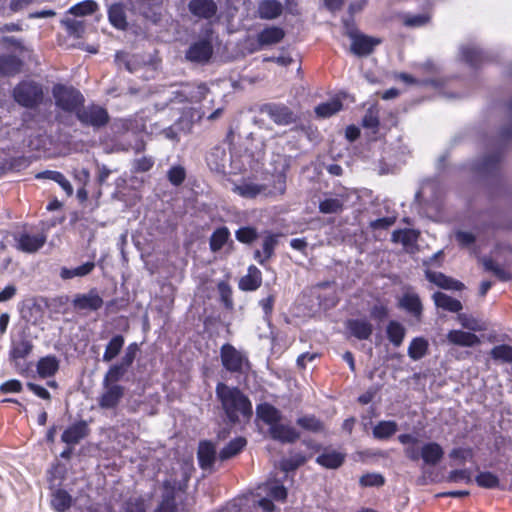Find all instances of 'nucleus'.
Returning a JSON list of instances; mask_svg holds the SVG:
<instances>
[{
	"label": "nucleus",
	"instance_id": "f257e3e1",
	"mask_svg": "<svg viewBox=\"0 0 512 512\" xmlns=\"http://www.w3.org/2000/svg\"><path fill=\"white\" fill-rule=\"evenodd\" d=\"M216 398L224 411V422L230 426L240 423V416L249 421L253 415L249 397L238 387L218 382L215 389Z\"/></svg>",
	"mask_w": 512,
	"mask_h": 512
},
{
	"label": "nucleus",
	"instance_id": "f03ea898",
	"mask_svg": "<svg viewBox=\"0 0 512 512\" xmlns=\"http://www.w3.org/2000/svg\"><path fill=\"white\" fill-rule=\"evenodd\" d=\"M52 96L55 106L62 111L56 114V120L66 127H72L74 117L86 101L84 95L73 86L58 83L52 88Z\"/></svg>",
	"mask_w": 512,
	"mask_h": 512
},
{
	"label": "nucleus",
	"instance_id": "7ed1b4c3",
	"mask_svg": "<svg viewBox=\"0 0 512 512\" xmlns=\"http://www.w3.org/2000/svg\"><path fill=\"white\" fill-rule=\"evenodd\" d=\"M507 109L510 120L501 127L498 134L500 147L487 155L483 156L474 165V170L481 176H497L501 170L504 158V146L512 141V98L507 102Z\"/></svg>",
	"mask_w": 512,
	"mask_h": 512
},
{
	"label": "nucleus",
	"instance_id": "20e7f679",
	"mask_svg": "<svg viewBox=\"0 0 512 512\" xmlns=\"http://www.w3.org/2000/svg\"><path fill=\"white\" fill-rule=\"evenodd\" d=\"M213 34L214 29L211 23L205 24L201 29L200 37L185 51L186 60L202 65L209 63L214 54Z\"/></svg>",
	"mask_w": 512,
	"mask_h": 512
},
{
	"label": "nucleus",
	"instance_id": "39448f33",
	"mask_svg": "<svg viewBox=\"0 0 512 512\" xmlns=\"http://www.w3.org/2000/svg\"><path fill=\"white\" fill-rule=\"evenodd\" d=\"M11 96L19 106L36 110L44 101L43 86L34 80H21L15 85Z\"/></svg>",
	"mask_w": 512,
	"mask_h": 512
},
{
	"label": "nucleus",
	"instance_id": "423d86ee",
	"mask_svg": "<svg viewBox=\"0 0 512 512\" xmlns=\"http://www.w3.org/2000/svg\"><path fill=\"white\" fill-rule=\"evenodd\" d=\"M81 127L91 128L94 132H99L106 128L110 123L111 117L106 107L91 102L83 104L74 117Z\"/></svg>",
	"mask_w": 512,
	"mask_h": 512
},
{
	"label": "nucleus",
	"instance_id": "0eeeda50",
	"mask_svg": "<svg viewBox=\"0 0 512 512\" xmlns=\"http://www.w3.org/2000/svg\"><path fill=\"white\" fill-rule=\"evenodd\" d=\"M220 359L223 368L231 374H244L251 369L247 354L228 342L220 347Z\"/></svg>",
	"mask_w": 512,
	"mask_h": 512
},
{
	"label": "nucleus",
	"instance_id": "6e6552de",
	"mask_svg": "<svg viewBox=\"0 0 512 512\" xmlns=\"http://www.w3.org/2000/svg\"><path fill=\"white\" fill-rule=\"evenodd\" d=\"M258 111L266 114L278 126H289L299 120V116L294 110L280 102L261 104Z\"/></svg>",
	"mask_w": 512,
	"mask_h": 512
},
{
	"label": "nucleus",
	"instance_id": "1a4fd4ad",
	"mask_svg": "<svg viewBox=\"0 0 512 512\" xmlns=\"http://www.w3.org/2000/svg\"><path fill=\"white\" fill-rule=\"evenodd\" d=\"M312 307L317 306L318 310H328L336 306L337 300L330 282H321L310 290Z\"/></svg>",
	"mask_w": 512,
	"mask_h": 512
},
{
	"label": "nucleus",
	"instance_id": "9d476101",
	"mask_svg": "<svg viewBox=\"0 0 512 512\" xmlns=\"http://www.w3.org/2000/svg\"><path fill=\"white\" fill-rule=\"evenodd\" d=\"M231 156L227 153L224 144H218L210 149L206 155V163L212 172L220 175L226 174V164Z\"/></svg>",
	"mask_w": 512,
	"mask_h": 512
},
{
	"label": "nucleus",
	"instance_id": "9b49d317",
	"mask_svg": "<svg viewBox=\"0 0 512 512\" xmlns=\"http://www.w3.org/2000/svg\"><path fill=\"white\" fill-rule=\"evenodd\" d=\"M218 458L216 445L211 440H201L197 449V460L202 470L214 471V464Z\"/></svg>",
	"mask_w": 512,
	"mask_h": 512
},
{
	"label": "nucleus",
	"instance_id": "f8f14e48",
	"mask_svg": "<svg viewBox=\"0 0 512 512\" xmlns=\"http://www.w3.org/2000/svg\"><path fill=\"white\" fill-rule=\"evenodd\" d=\"M14 240L17 242L16 248L25 253H34L42 248L46 242L44 234L32 235L27 231L14 234Z\"/></svg>",
	"mask_w": 512,
	"mask_h": 512
},
{
	"label": "nucleus",
	"instance_id": "ddd939ff",
	"mask_svg": "<svg viewBox=\"0 0 512 512\" xmlns=\"http://www.w3.org/2000/svg\"><path fill=\"white\" fill-rule=\"evenodd\" d=\"M90 428L85 420H79L69 425L61 435V441L66 445H77L88 437Z\"/></svg>",
	"mask_w": 512,
	"mask_h": 512
},
{
	"label": "nucleus",
	"instance_id": "4468645a",
	"mask_svg": "<svg viewBox=\"0 0 512 512\" xmlns=\"http://www.w3.org/2000/svg\"><path fill=\"white\" fill-rule=\"evenodd\" d=\"M104 392L98 398L101 409H115L125 395V387L122 385H103Z\"/></svg>",
	"mask_w": 512,
	"mask_h": 512
},
{
	"label": "nucleus",
	"instance_id": "2eb2a0df",
	"mask_svg": "<svg viewBox=\"0 0 512 512\" xmlns=\"http://www.w3.org/2000/svg\"><path fill=\"white\" fill-rule=\"evenodd\" d=\"M72 304L76 310L97 311L103 306V299L96 288L88 293H78L74 296Z\"/></svg>",
	"mask_w": 512,
	"mask_h": 512
},
{
	"label": "nucleus",
	"instance_id": "dca6fc26",
	"mask_svg": "<svg viewBox=\"0 0 512 512\" xmlns=\"http://www.w3.org/2000/svg\"><path fill=\"white\" fill-rule=\"evenodd\" d=\"M347 97V92L340 91L328 101L318 104L314 109L316 117L319 119H326L333 116L334 114L343 109L342 100L346 99Z\"/></svg>",
	"mask_w": 512,
	"mask_h": 512
},
{
	"label": "nucleus",
	"instance_id": "f3484780",
	"mask_svg": "<svg viewBox=\"0 0 512 512\" xmlns=\"http://www.w3.org/2000/svg\"><path fill=\"white\" fill-rule=\"evenodd\" d=\"M187 7L194 17L205 20L215 17L218 11L214 0H190Z\"/></svg>",
	"mask_w": 512,
	"mask_h": 512
},
{
	"label": "nucleus",
	"instance_id": "a211bd4d",
	"mask_svg": "<svg viewBox=\"0 0 512 512\" xmlns=\"http://www.w3.org/2000/svg\"><path fill=\"white\" fill-rule=\"evenodd\" d=\"M381 42L380 38L365 35L354 29V55L356 56L370 55Z\"/></svg>",
	"mask_w": 512,
	"mask_h": 512
},
{
	"label": "nucleus",
	"instance_id": "6ab92c4d",
	"mask_svg": "<svg viewBox=\"0 0 512 512\" xmlns=\"http://www.w3.org/2000/svg\"><path fill=\"white\" fill-rule=\"evenodd\" d=\"M270 437L281 444H293L300 439L301 433L293 426L280 422L268 429Z\"/></svg>",
	"mask_w": 512,
	"mask_h": 512
},
{
	"label": "nucleus",
	"instance_id": "aec40b11",
	"mask_svg": "<svg viewBox=\"0 0 512 512\" xmlns=\"http://www.w3.org/2000/svg\"><path fill=\"white\" fill-rule=\"evenodd\" d=\"M346 454L338 451L331 446H325L323 451L317 456L316 463L326 469H338L345 461Z\"/></svg>",
	"mask_w": 512,
	"mask_h": 512
},
{
	"label": "nucleus",
	"instance_id": "412c9836",
	"mask_svg": "<svg viewBox=\"0 0 512 512\" xmlns=\"http://www.w3.org/2000/svg\"><path fill=\"white\" fill-rule=\"evenodd\" d=\"M34 345L31 340L28 339V335L26 330L23 329L20 333V340L14 341L12 340L11 349L9 352V360L11 362H15L17 365V361L19 359L27 358L33 351Z\"/></svg>",
	"mask_w": 512,
	"mask_h": 512
},
{
	"label": "nucleus",
	"instance_id": "4be33fe9",
	"mask_svg": "<svg viewBox=\"0 0 512 512\" xmlns=\"http://www.w3.org/2000/svg\"><path fill=\"white\" fill-rule=\"evenodd\" d=\"M425 277L429 282L435 284L441 289L455 291H461L465 289V285L461 281L447 276L442 272L426 270Z\"/></svg>",
	"mask_w": 512,
	"mask_h": 512
},
{
	"label": "nucleus",
	"instance_id": "5701e85b",
	"mask_svg": "<svg viewBox=\"0 0 512 512\" xmlns=\"http://www.w3.org/2000/svg\"><path fill=\"white\" fill-rule=\"evenodd\" d=\"M227 245L229 250L234 249V242L231 239V234L226 226L217 227L209 238V248L213 253H217Z\"/></svg>",
	"mask_w": 512,
	"mask_h": 512
},
{
	"label": "nucleus",
	"instance_id": "b1692460",
	"mask_svg": "<svg viewBox=\"0 0 512 512\" xmlns=\"http://www.w3.org/2000/svg\"><path fill=\"white\" fill-rule=\"evenodd\" d=\"M40 302L36 298H28L22 301L19 308L21 318L28 323L36 325L43 315V308Z\"/></svg>",
	"mask_w": 512,
	"mask_h": 512
},
{
	"label": "nucleus",
	"instance_id": "393cba45",
	"mask_svg": "<svg viewBox=\"0 0 512 512\" xmlns=\"http://www.w3.org/2000/svg\"><path fill=\"white\" fill-rule=\"evenodd\" d=\"M256 416L272 429L282 420V412L274 405L268 402L260 403L256 406Z\"/></svg>",
	"mask_w": 512,
	"mask_h": 512
},
{
	"label": "nucleus",
	"instance_id": "a878e982",
	"mask_svg": "<svg viewBox=\"0 0 512 512\" xmlns=\"http://www.w3.org/2000/svg\"><path fill=\"white\" fill-rule=\"evenodd\" d=\"M50 490L52 491L50 499L51 508L56 512H69L75 498H72L65 489L60 487Z\"/></svg>",
	"mask_w": 512,
	"mask_h": 512
},
{
	"label": "nucleus",
	"instance_id": "bb28decb",
	"mask_svg": "<svg viewBox=\"0 0 512 512\" xmlns=\"http://www.w3.org/2000/svg\"><path fill=\"white\" fill-rule=\"evenodd\" d=\"M284 12V5L279 0H261L258 2L257 14L262 20H274Z\"/></svg>",
	"mask_w": 512,
	"mask_h": 512
},
{
	"label": "nucleus",
	"instance_id": "cd10ccee",
	"mask_svg": "<svg viewBox=\"0 0 512 512\" xmlns=\"http://www.w3.org/2000/svg\"><path fill=\"white\" fill-rule=\"evenodd\" d=\"M285 37V30L280 26H267L257 34V43L262 47L280 43Z\"/></svg>",
	"mask_w": 512,
	"mask_h": 512
},
{
	"label": "nucleus",
	"instance_id": "c85d7f7f",
	"mask_svg": "<svg viewBox=\"0 0 512 512\" xmlns=\"http://www.w3.org/2000/svg\"><path fill=\"white\" fill-rule=\"evenodd\" d=\"M24 62L16 55H0V77H14L22 71Z\"/></svg>",
	"mask_w": 512,
	"mask_h": 512
},
{
	"label": "nucleus",
	"instance_id": "c756f323",
	"mask_svg": "<svg viewBox=\"0 0 512 512\" xmlns=\"http://www.w3.org/2000/svg\"><path fill=\"white\" fill-rule=\"evenodd\" d=\"M155 512H177L176 486L170 480L163 483L162 500L155 509Z\"/></svg>",
	"mask_w": 512,
	"mask_h": 512
},
{
	"label": "nucleus",
	"instance_id": "7c9ffc66",
	"mask_svg": "<svg viewBox=\"0 0 512 512\" xmlns=\"http://www.w3.org/2000/svg\"><path fill=\"white\" fill-rule=\"evenodd\" d=\"M108 20L110 24L121 31L128 29V21L126 16V7L122 2H116L108 8Z\"/></svg>",
	"mask_w": 512,
	"mask_h": 512
},
{
	"label": "nucleus",
	"instance_id": "2f4dec72",
	"mask_svg": "<svg viewBox=\"0 0 512 512\" xmlns=\"http://www.w3.org/2000/svg\"><path fill=\"white\" fill-rule=\"evenodd\" d=\"M399 307L411 314L415 319L421 320L423 305L418 294L410 292L404 293L399 301Z\"/></svg>",
	"mask_w": 512,
	"mask_h": 512
},
{
	"label": "nucleus",
	"instance_id": "473e14b6",
	"mask_svg": "<svg viewBox=\"0 0 512 512\" xmlns=\"http://www.w3.org/2000/svg\"><path fill=\"white\" fill-rule=\"evenodd\" d=\"M262 284V273L255 266L250 265L247 269V274L240 278L238 287L245 292L256 291Z\"/></svg>",
	"mask_w": 512,
	"mask_h": 512
},
{
	"label": "nucleus",
	"instance_id": "72a5a7b5",
	"mask_svg": "<svg viewBox=\"0 0 512 512\" xmlns=\"http://www.w3.org/2000/svg\"><path fill=\"white\" fill-rule=\"evenodd\" d=\"M444 456L442 446L437 442H427L421 447L420 459L429 466L437 465Z\"/></svg>",
	"mask_w": 512,
	"mask_h": 512
},
{
	"label": "nucleus",
	"instance_id": "f704fd0d",
	"mask_svg": "<svg viewBox=\"0 0 512 512\" xmlns=\"http://www.w3.org/2000/svg\"><path fill=\"white\" fill-rule=\"evenodd\" d=\"M124 345V335L121 333L113 334L108 343L106 344L105 351L102 356V361L105 363H111L119 356V354L124 348Z\"/></svg>",
	"mask_w": 512,
	"mask_h": 512
},
{
	"label": "nucleus",
	"instance_id": "c9c22d12",
	"mask_svg": "<svg viewBox=\"0 0 512 512\" xmlns=\"http://www.w3.org/2000/svg\"><path fill=\"white\" fill-rule=\"evenodd\" d=\"M247 445V439L238 436L230 440L218 453V459L221 462L227 461L239 455Z\"/></svg>",
	"mask_w": 512,
	"mask_h": 512
},
{
	"label": "nucleus",
	"instance_id": "e433bc0d",
	"mask_svg": "<svg viewBox=\"0 0 512 512\" xmlns=\"http://www.w3.org/2000/svg\"><path fill=\"white\" fill-rule=\"evenodd\" d=\"M447 340L449 343L461 347H473L480 343V339L476 334L456 329L448 332Z\"/></svg>",
	"mask_w": 512,
	"mask_h": 512
},
{
	"label": "nucleus",
	"instance_id": "4c0bfd02",
	"mask_svg": "<svg viewBox=\"0 0 512 512\" xmlns=\"http://www.w3.org/2000/svg\"><path fill=\"white\" fill-rule=\"evenodd\" d=\"M59 366L60 361L55 355H47L38 360L36 368L41 378H49L58 372Z\"/></svg>",
	"mask_w": 512,
	"mask_h": 512
},
{
	"label": "nucleus",
	"instance_id": "58836bf2",
	"mask_svg": "<svg viewBox=\"0 0 512 512\" xmlns=\"http://www.w3.org/2000/svg\"><path fill=\"white\" fill-rule=\"evenodd\" d=\"M129 368L130 366L121 360L111 364L104 375L102 385H119L118 382L124 378Z\"/></svg>",
	"mask_w": 512,
	"mask_h": 512
},
{
	"label": "nucleus",
	"instance_id": "ea45409f",
	"mask_svg": "<svg viewBox=\"0 0 512 512\" xmlns=\"http://www.w3.org/2000/svg\"><path fill=\"white\" fill-rule=\"evenodd\" d=\"M432 299L436 307L441 308L451 313H458L463 309L462 303L443 292H435L432 295Z\"/></svg>",
	"mask_w": 512,
	"mask_h": 512
},
{
	"label": "nucleus",
	"instance_id": "a19ab883",
	"mask_svg": "<svg viewBox=\"0 0 512 512\" xmlns=\"http://www.w3.org/2000/svg\"><path fill=\"white\" fill-rule=\"evenodd\" d=\"M398 430V424L394 420L379 421L372 430L373 437L377 440H388Z\"/></svg>",
	"mask_w": 512,
	"mask_h": 512
},
{
	"label": "nucleus",
	"instance_id": "79ce46f5",
	"mask_svg": "<svg viewBox=\"0 0 512 512\" xmlns=\"http://www.w3.org/2000/svg\"><path fill=\"white\" fill-rule=\"evenodd\" d=\"M406 335L405 327L396 320H391L386 326V336L389 342L396 348L400 347Z\"/></svg>",
	"mask_w": 512,
	"mask_h": 512
},
{
	"label": "nucleus",
	"instance_id": "37998d69",
	"mask_svg": "<svg viewBox=\"0 0 512 512\" xmlns=\"http://www.w3.org/2000/svg\"><path fill=\"white\" fill-rule=\"evenodd\" d=\"M95 266L96 263L94 261H87L75 268L62 267L60 270V277L63 280H69L74 277H84L89 275L94 270Z\"/></svg>",
	"mask_w": 512,
	"mask_h": 512
},
{
	"label": "nucleus",
	"instance_id": "c03bdc74",
	"mask_svg": "<svg viewBox=\"0 0 512 512\" xmlns=\"http://www.w3.org/2000/svg\"><path fill=\"white\" fill-rule=\"evenodd\" d=\"M398 441L402 445H407L404 449L405 456L411 461H418L420 459L421 450L419 451L415 445L418 443V439L409 433L398 435Z\"/></svg>",
	"mask_w": 512,
	"mask_h": 512
},
{
	"label": "nucleus",
	"instance_id": "a18cd8bd",
	"mask_svg": "<svg viewBox=\"0 0 512 512\" xmlns=\"http://www.w3.org/2000/svg\"><path fill=\"white\" fill-rule=\"evenodd\" d=\"M461 59L469 66L478 68L484 63L485 56L479 48L466 46L461 49Z\"/></svg>",
	"mask_w": 512,
	"mask_h": 512
},
{
	"label": "nucleus",
	"instance_id": "49530a36",
	"mask_svg": "<svg viewBox=\"0 0 512 512\" xmlns=\"http://www.w3.org/2000/svg\"><path fill=\"white\" fill-rule=\"evenodd\" d=\"M428 349L429 343L427 339L424 337H415L408 346L407 354L412 360L417 361L428 353Z\"/></svg>",
	"mask_w": 512,
	"mask_h": 512
},
{
	"label": "nucleus",
	"instance_id": "de8ad7c7",
	"mask_svg": "<svg viewBox=\"0 0 512 512\" xmlns=\"http://www.w3.org/2000/svg\"><path fill=\"white\" fill-rule=\"evenodd\" d=\"M296 425L302 430L311 433L324 431V423L314 415H304L296 419Z\"/></svg>",
	"mask_w": 512,
	"mask_h": 512
},
{
	"label": "nucleus",
	"instance_id": "09e8293b",
	"mask_svg": "<svg viewBox=\"0 0 512 512\" xmlns=\"http://www.w3.org/2000/svg\"><path fill=\"white\" fill-rule=\"evenodd\" d=\"M260 237L257 228L252 225L241 226L235 231V238L242 244L252 245Z\"/></svg>",
	"mask_w": 512,
	"mask_h": 512
},
{
	"label": "nucleus",
	"instance_id": "8fccbe9b",
	"mask_svg": "<svg viewBox=\"0 0 512 512\" xmlns=\"http://www.w3.org/2000/svg\"><path fill=\"white\" fill-rule=\"evenodd\" d=\"M69 512H101L98 505L92 502L88 494L80 495L74 499Z\"/></svg>",
	"mask_w": 512,
	"mask_h": 512
},
{
	"label": "nucleus",
	"instance_id": "3c124183",
	"mask_svg": "<svg viewBox=\"0 0 512 512\" xmlns=\"http://www.w3.org/2000/svg\"><path fill=\"white\" fill-rule=\"evenodd\" d=\"M98 9V4L94 0H84L69 8L67 13L75 17H83L95 13Z\"/></svg>",
	"mask_w": 512,
	"mask_h": 512
},
{
	"label": "nucleus",
	"instance_id": "603ef678",
	"mask_svg": "<svg viewBox=\"0 0 512 512\" xmlns=\"http://www.w3.org/2000/svg\"><path fill=\"white\" fill-rule=\"evenodd\" d=\"M48 477L47 481L49 483V489H54L55 487H60L61 483L56 484V480H63L67 474V467L56 461L52 463L51 468L47 471Z\"/></svg>",
	"mask_w": 512,
	"mask_h": 512
},
{
	"label": "nucleus",
	"instance_id": "864d4df0",
	"mask_svg": "<svg viewBox=\"0 0 512 512\" xmlns=\"http://www.w3.org/2000/svg\"><path fill=\"white\" fill-rule=\"evenodd\" d=\"M140 14L153 24H158L162 19L161 6H156L154 2L139 4Z\"/></svg>",
	"mask_w": 512,
	"mask_h": 512
},
{
	"label": "nucleus",
	"instance_id": "5fc2aeb1",
	"mask_svg": "<svg viewBox=\"0 0 512 512\" xmlns=\"http://www.w3.org/2000/svg\"><path fill=\"white\" fill-rule=\"evenodd\" d=\"M379 110L376 105L369 107L362 119V126L365 129L371 130L373 134L379 131Z\"/></svg>",
	"mask_w": 512,
	"mask_h": 512
},
{
	"label": "nucleus",
	"instance_id": "6e6d98bb",
	"mask_svg": "<svg viewBox=\"0 0 512 512\" xmlns=\"http://www.w3.org/2000/svg\"><path fill=\"white\" fill-rule=\"evenodd\" d=\"M217 290L219 293V300L223 304L224 308L228 311H232L234 309V302L232 299V288L230 284L221 280L217 284Z\"/></svg>",
	"mask_w": 512,
	"mask_h": 512
},
{
	"label": "nucleus",
	"instance_id": "4d7b16f0",
	"mask_svg": "<svg viewBox=\"0 0 512 512\" xmlns=\"http://www.w3.org/2000/svg\"><path fill=\"white\" fill-rule=\"evenodd\" d=\"M63 25L70 36L75 38H82L86 32L84 21H78L71 18H64L61 20Z\"/></svg>",
	"mask_w": 512,
	"mask_h": 512
},
{
	"label": "nucleus",
	"instance_id": "13d9d810",
	"mask_svg": "<svg viewBox=\"0 0 512 512\" xmlns=\"http://www.w3.org/2000/svg\"><path fill=\"white\" fill-rule=\"evenodd\" d=\"M307 458L301 453H297L290 458H285L280 461V469L286 474L295 472L299 467L303 466Z\"/></svg>",
	"mask_w": 512,
	"mask_h": 512
},
{
	"label": "nucleus",
	"instance_id": "bf43d9fd",
	"mask_svg": "<svg viewBox=\"0 0 512 512\" xmlns=\"http://www.w3.org/2000/svg\"><path fill=\"white\" fill-rule=\"evenodd\" d=\"M40 301L44 303L45 307L48 308L52 313H63L64 307L69 302L67 295H61L54 298L41 297Z\"/></svg>",
	"mask_w": 512,
	"mask_h": 512
},
{
	"label": "nucleus",
	"instance_id": "052dcab7",
	"mask_svg": "<svg viewBox=\"0 0 512 512\" xmlns=\"http://www.w3.org/2000/svg\"><path fill=\"white\" fill-rule=\"evenodd\" d=\"M476 484L485 489H494L499 487L500 480L497 475L492 472L485 471L480 472L475 477Z\"/></svg>",
	"mask_w": 512,
	"mask_h": 512
},
{
	"label": "nucleus",
	"instance_id": "680f3d73",
	"mask_svg": "<svg viewBox=\"0 0 512 512\" xmlns=\"http://www.w3.org/2000/svg\"><path fill=\"white\" fill-rule=\"evenodd\" d=\"M265 189L264 185H259L255 183H242L241 185H237L234 188V191L237 192L240 196L244 198H255Z\"/></svg>",
	"mask_w": 512,
	"mask_h": 512
},
{
	"label": "nucleus",
	"instance_id": "e2e57ef3",
	"mask_svg": "<svg viewBox=\"0 0 512 512\" xmlns=\"http://www.w3.org/2000/svg\"><path fill=\"white\" fill-rule=\"evenodd\" d=\"M490 355L494 360L512 363V346L508 344L494 346L490 351Z\"/></svg>",
	"mask_w": 512,
	"mask_h": 512
},
{
	"label": "nucleus",
	"instance_id": "0e129e2a",
	"mask_svg": "<svg viewBox=\"0 0 512 512\" xmlns=\"http://www.w3.org/2000/svg\"><path fill=\"white\" fill-rule=\"evenodd\" d=\"M343 204L337 198H325L319 202V211L323 214H334L342 211Z\"/></svg>",
	"mask_w": 512,
	"mask_h": 512
},
{
	"label": "nucleus",
	"instance_id": "69168bd1",
	"mask_svg": "<svg viewBox=\"0 0 512 512\" xmlns=\"http://www.w3.org/2000/svg\"><path fill=\"white\" fill-rule=\"evenodd\" d=\"M280 234L272 233L270 231L266 232V235L262 242V250L263 254L266 255V258H272L274 256V251L276 246L278 245V237Z\"/></svg>",
	"mask_w": 512,
	"mask_h": 512
},
{
	"label": "nucleus",
	"instance_id": "338daca9",
	"mask_svg": "<svg viewBox=\"0 0 512 512\" xmlns=\"http://www.w3.org/2000/svg\"><path fill=\"white\" fill-rule=\"evenodd\" d=\"M186 178V170L181 165L172 166L167 172V179L173 186H180Z\"/></svg>",
	"mask_w": 512,
	"mask_h": 512
},
{
	"label": "nucleus",
	"instance_id": "774afa93",
	"mask_svg": "<svg viewBox=\"0 0 512 512\" xmlns=\"http://www.w3.org/2000/svg\"><path fill=\"white\" fill-rule=\"evenodd\" d=\"M268 495L276 501L284 502L288 496L287 488L279 481H274L268 485Z\"/></svg>",
	"mask_w": 512,
	"mask_h": 512
}]
</instances>
